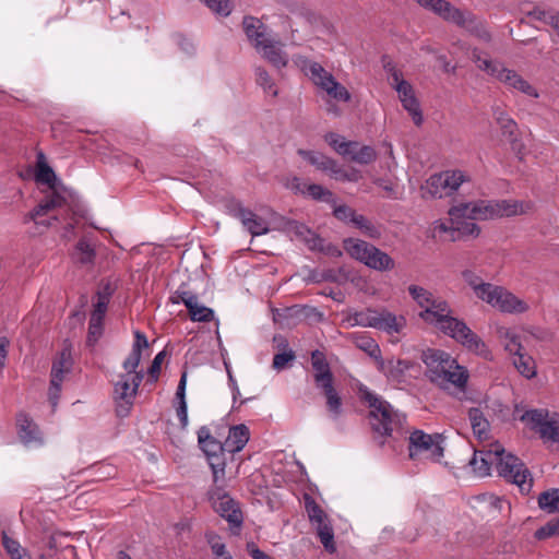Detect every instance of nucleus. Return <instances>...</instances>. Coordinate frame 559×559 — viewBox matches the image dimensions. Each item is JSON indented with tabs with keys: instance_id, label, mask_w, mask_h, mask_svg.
Instances as JSON below:
<instances>
[{
	"instance_id": "obj_1",
	"label": "nucleus",
	"mask_w": 559,
	"mask_h": 559,
	"mask_svg": "<svg viewBox=\"0 0 559 559\" xmlns=\"http://www.w3.org/2000/svg\"><path fill=\"white\" fill-rule=\"evenodd\" d=\"M408 293L423 309L419 317L426 323L436 326L445 335L455 340L467 352L484 360L491 361L493 359L492 352L485 341L474 333L465 322L451 316V309L445 300L435 298L430 292L417 285H411Z\"/></svg>"
},
{
	"instance_id": "obj_2",
	"label": "nucleus",
	"mask_w": 559,
	"mask_h": 559,
	"mask_svg": "<svg viewBox=\"0 0 559 559\" xmlns=\"http://www.w3.org/2000/svg\"><path fill=\"white\" fill-rule=\"evenodd\" d=\"M469 465L479 477L490 475L491 467L495 465L499 476L516 485L521 492L528 493L532 489L533 478L528 468L519 457L506 453L504 448L498 442L475 450Z\"/></svg>"
},
{
	"instance_id": "obj_3",
	"label": "nucleus",
	"mask_w": 559,
	"mask_h": 559,
	"mask_svg": "<svg viewBox=\"0 0 559 559\" xmlns=\"http://www.w3.org/2000/svg\"><path fill=\"white\" fill-rule=\"evenodd\" d=\"M421 361L426 366L428 379L442 390L464 391L469 378L468 370L459 365L449 353L427 348L421 352Z\"/></svg>"
},
{
	"instance_id": "obj_4",
	"label": "nucleus",
	"mask_w": 559,
	"mask_h": 559,
	"mask_svg": "<svg viewBox=\"0 0 559 559\" xmlns=\"http://www.w3.org/2000/svg\"><path fill=\"white\" fill-rule=\"evenodd\" d=\"M293 62L298 67L312 83L326 94L329 102L326 103L325 110L329 115L334 117L341 116V110L333 102L347 103L352 99L349 91L336 79L333 74L326 71L320 63L309 60L307 57L296 55L293 57Z\"/></svg>"
},
{
	"instance_id": "obj_5",
	"label": "nucleus",
	"mask_w": 559,
	"mask_h": 559,
	"mask_svg": "<svg viewBox=\"0 0 559 559\" xmlns=\"http://www.w3.org/2000/svg\"><path fill=\"white\" fill-rule=\"evenodd\" d=\"M360 397L370 408L369 421L372 430L381 436H391L402 428L404 415L397 413L386 401L372 393L367 386H359Z\"/></svg>"
},
{
	"instance_id": "obj_6",
	"label": "nucleus",
	"mask_w": 559,
	"mask_h": 559,
	"mask_svg": "<svg viewBox=\"0 0 559 559\" xmlns=\"http://www.w3.org/2000/svg\"><path fill=\"white\" fill-rule=\"evenodd\" d=\"M471 58L478 69L496 78L508 87L516 90L530 97H539L537 90L526 80H524L520 74L511 69L504 68L502 63L489 59L481 51L474 49L472 51Z\"/></svg>"
},
{
	"instance_id": "obj_7",
	"label": "nucleus",
	"mask_w": 559,
	"mask_h": 559,
	"mask_svg": "<svg viewBox=\"0 0 559 559\" xmlns=\"http://www.w3.org/2000/svg\"><path fill=\"white\" fill-rule=\"evenodd\" d=\"M344 250L355 260L377 271H389L394 267V260L371 243L357 238L343 241Z\"/></svg>"
},
{
	"instance_id": "obj_8",
	"label": "nucleus",
	"mask_w": 559,
	"mask_h": 559,
	"mask_svg": "<svg viewBox=\"0 0 559 559\" xmlns=\"http://www.w3.org/2000/svg\"><path fill=\"white\" fill-rule=\"evenodd\" d=\"M143 372H123L114 384L116 412L119 417L129 415L138 389L143 380Z\"/></svg>"
},
{
	"instance_id": "obj_9",
	"label": "nucleus",
	"mask_w": 559,
	"mask_h": 559,
	"mask_svg": "<svg viewBox=\"0 0 559 559\" xmlns=\"http://www.w3.org/2000/svg\"><path fill=\"white\" fill-rule=\"evenodd\" d=\"M389 81L392 88L397 93L403 108L408 112L413 122L416 126H421L424 116L413 85L404 80L402 73L395 70L391 73Z\"/></svg>"
},
{
	"instance_id": "obj_10",
	"label": "nucleus",
	"mask_w": 559,
	"mask_h": 559,
	"mask_svg": "<svg viewBox=\"0 0 559 559\" xmlns=\"http://www.w3.org/2000/svg\"><path fill=\"white\" fill-rule=\"evenodd\" d=\"M443 438L439 433L428 435L423 430H415L409 436V456L417 459L424 456L431 461H439L443 456Z\"/></svg>"
},
{
	"instance_id": "obj_11",
	"label": "nucleus",
	"mask_w": 559,
	"mask_h": 559,
	"mask_svg": "<svg viewBox=\"0 0 559 559\" xmlns=\"http://www.w3.org/2000/svg\"><path fill=\"white\" fill-rule=\"evenodd\" d=\"M198 441L211 466L214 481L217 483L221 478L224 477L225 474V443L222 444L221 441L215 439L211 435L209 428L204 426L201 427L198 431Z\"/></svg>"
},
{
	"instance_id": "obj_12",
	"label": "nucleus",
	"mask_w": 559,
	"mask_h": 559,
	"mask_svg": "<svg viewBox=\"0 0 559 559\" xmlns=\"http://www.w3.org/2000/svg\"><path fill=\"white\" fill-rule=\"evenodd\" d=\"M449 217L462 236L478 237L480 234L479 226L476 221V200L469 202H461L450 207Z\"/></svg>"
},
{
	"instance_id": "obj_13",
	"label": "nucleus",
	"mask_w": 559,
	"mask_h": 559,
	"mask_svg": "<svg viewBox=\"0 0 559 559\" xmlns=\"http://www.w3.org/2000/svg\"><path fill=\"white\" fill-rule=\"evenodd\" d=\"M419 5L459 26H465L472 22V14L453 7L445 0H419Z\"/></svg>"
},
{
	"instance_id": "obj_14",
	"label": "nucleus",
	"mask_w": 559,
	"mask_h": 559,
	"mask_svg": "<svg viewBox=\"0 0 559 559\" xmlns=\"http://www.w3.org/2000/svg\"><path fill=\"white\" fill-rule=\"evenodd\" d=\"M72 367V357L71 350L69 348H63L59 355V357L53 361L51 369V380L49 388V401L51 403L52 408H56L61 391V384L64 378V374L71 370Z\"/></svg>"
},
{
	"instance_id": "obj_15",
	"label": "nucleus",
	"mask_w": 559,
	"mask_h": 559,
	"mask_svg": "<svg viewBox=\"0 0 559 559\" xmlns=\"http://www.w3.org/2000/svg\"><path fill=\"white\" fill-rule=\"evenodd\" d=\"M493 118L499 126L502 135L510 143L511 148L518 155H522L524 144L519 139L518 123L501 108L493 110Z\"/></svg>"
},
{
	"instance_id": "obj_16",
	"label": "nucleus",
	"mask_w": 559,
	"mask_h": 559,
	"mask_svg": "<svg viewBox=\"0 0 559 559\" xmlns=\"http://www.w3.org/2000/svg\"><path fill=\"white\" fill-rule=\"evenodd\" d=\"M234 216L237 217L242 226L253 236L265 235L270 230V222L255 214L251 210L237 204L234 209Z\"/></svg>"
},
{
	"instance_id": "obj_17",
	"label": "nucleus",
	"mask_w": 559,
	"mask_h": 559,
	"mask_svg": "<svg viewBox=\"0 0 559 559\" xmlns=\"http://www.w3.org/2000/svg\"><path fill=\"white\" fill-rule=\"evenodd\" d=\"M493 309L508 314H522L528 311L530 305L524 300L501 286L498 292Z\"/></svg>"
},
{
	"instance_id": "obj_18",
	"label": "nucleus",
	"mask_w": 559,
	"mask_h": 559,
	"mask_svg": "<svg viewBox=\"0 0 559 559\" xmlns=\"http://www.w3.org/2000/svg\"><path fill=\"white\" fill-rule=\"evenodd\" d=\"M175 302H182L186 306L192 321L209 322L214 317V311L202 305L198 296L191 292H179Z\"/></svg>"
},
{
	"instance_id": "obj_19",
	"label": "nucleus",
	"mask_w": 559,
	"mask_h": 559,
	"mask_svg": "<svg viewBox=\"0 0 559 559\" xmlns=\"http://www.w3.org/2000/svg\"><path fill=\"white\" fill-rule=\"evenodd\" d=\"M412 364L407 360L391 358L384 360L382 358L377 359V368L382 372L385 378L393 383H402L405 380V373Z\"/></svg>"
},
{
	"instance_id": "obj_20",
	"label": "nucleus",
	"mask_w": 559,
	"mask_h": 559,
	"mask_svg": "<svg viewBox=\"0 0 559 559\" xmlns=\"http://www.w3.org/2000/svg\"><path fill=\"white\" fill-rule=\"evenodd\" d=\"M496 218L525 215L534 210V203L520 200H493Z\"/></svg>"
},
{
	"instance_id": "obj_21",
	"label": "nucleus",
	"mask_w": 559,
	"mask_h": 559,
	"mask_svg": "<svg viewBox=\"0 0 559 559\" xmlns=\"http://www.w3.org/2000/svg\"><path fill=\"white\" fill-rule=\"evenodd\" d=\"M257 51L276 69H283L288 64V55L283 49V44L270 37Z\"/></svg>"
},
{
	"instance_id": "obj_22",
	"label": "nucleus",
	"mask_w": 559,
	"mask_h": 559,
	"mask_svg": "<svg viewBox=\"0 0 559 559\" xmlns=\"http://www.w3.org/2000/svg\"><path fill=\"white\" fill-rule=\"evenodd\" d=\"M374 322L377 323L374 329L385 332L390 335L400 334L407 324L406 318L404 316H396L386 309L378 310L377 320Z\"/></svg>"
},
{
	"instance_id": "obj_23",
	"label": "nucleus",
	"mask_w": 559,
	"mask_h": 559,
	"mask_svg": "<svg viewBox=\"0 0 559 559\" xmlns=\"http://www.w3.org/2000/svg\"><path fill=\"white\" fill-rule=\"evenodd\" d=\"M19 436L21 441L27 448H37L43 445L44 439L38 426L26 415H20L17 418Z\"/></svg>"
},
{
	"instance_id": "obj_24",
	"label": "nucleus",
	"mask_w": 559,
	"mask_h": 559,
	"mask_svg": "<svg viewBox=\"0 0 559 559\" xmlns=\"http://www.w3.org/2000/svg\"><path fill=\"white\" fill-rule=\"evenodd\" d=\"M66 204V199L60 193L52 191L43 200L31 213V218L38 225H52L51 222L41 221L40 217L48 215L50 212L62 209Z\"/></svg>"
},
{
	"instance_id": "obj_25",
	"label": "nucleus",
	"mask_w": 559,
	"mask_h": 559,
	"mask_svg": "<svg viewBox=\"0 0 559 559\" xmlns=\"http://www.w3.org/2000/svg\"><path fill=\"white\" fill-rule=\"evenodd\" d=\"M242 27L248 40L255 50L271 37L266 26L258 17L245 16Z\"/></svg>"
},
{
	"instance_id": "obj_26",
	"label": "nucleus",
	"mask_w": 559,
	"mask_h": 559,
	"mask_svg": "<svg viewBox=\"0 0 559 559\" xmlns=\"http://www.w3.org/2000/svg\"><path fill=\"white\" fill-rule=\"evenodd\" d=\"M215 511L231 525L240 526L242 523V513L237 503L229 496L224 495L213 503Z\"/></svg>"
},
{
	"instance_id": "obj_27",
	"label": "nucleus",
	"mask_w": 559,
	"mask_h": 559,
	"mask_svg": "<svg viewBox=\"0 0 559 559\" xmlns=\"http://www.w3.org/2000/svg\"><path fill=\"white\" fill-rule=\"evenodd\" d=\"M496 335L504 350L510 355L518 354L523 349L520 335L515 329L506 325H498L496 328Z\"/></svg>"
},
{
	"instance_id": "obj_28",
	"label": "nucleus",
	"mask_w": 559,
	"mask_h": 559,
	"mask_svg": "<svg viewBox=\"0 0 559 559\" xmlns=\"http://www.w3.org/2000/svg\"><path fill=\"white\" fill-rule=\"evenodd\" d=\"M134 336L135 340L132 345V350L123 361V369L126 372H139L136 368L141 361L142 350L148 346L147 338L142 332L135 331Z\"/></svg>"
},
{
	"instance_id": "obj_29",
	"label": "nucleus",
	"mask_w": 559,
	"mask_h": 559,
	"mask_svg": "<svg viewBox=\"0 0 559 559\" xmlns=\"http://www.w3.org/2000/svg\"><path fill=\"white\" fill-rule=\"evenodd\" d=\"M250 438L249 429L246 425H237L229 429L228 437L225 441V449L230 453L241 451L248 443Z\"/></svg>"
},
{
	"instance_id": "obj_30",
	"label": "nucleus",
	"mask_w": 559,
	"mask_h": 559,
	"mask_svg": "<svg viewBox=\"0 0 559 559\" xmlns=\"http://www.w3.org/2000/svg\"><path fill=\"white\" fill-rule=\"evenodd\" d=\"M312 368L314 370V382L318 386H328L329 382L333 381V376L330 370L328 362L325 361L323 355L321 353L313 352L312 353Z\"/></svg>"
},
{
	"instance_id": "obj_31",
	"label": "nucleus",
	"mask_w": 559,
	"mask_h": 559,
	"mask_svg": "<svg viewBox=\"0 0 559 559\" xmlns=\"http://www.w3.org/2000/svg\"><path fill=\"white\" fill-rule=\"evenodd\" d=\"M512 356L514 357L513 366L522 377L526 379H532L536 376V362L531 355L524 353L522 349L520 353L513 354Z\"/></svg>"
},
{
	"instance_id": "obj_32",
	"label": "nucleus",
	"mask_w": 559,
	"mask_h": 559,
	"mask_svg": "<svg viewBox=\"0 0 559 559\" xmlns=\"http://www.w3.org/2000/svg\"><path fill=\"white\" fill-rule=\"evenodd\" d=\"M468 418L473 429V433L479 440H486L489 437V421L479 408H471Z\"/></svg>"
},
{
	"instance_id": "obj_33",
	"label": "nucleus",
	"mask_w": 559,
	"mask_h": 559,
	"mask_svg": "<svg viewBox=\"0 0 559 559\" xmlns=\"http://www.w3.org/2000/svg\"><path fill=\"white\" fill-rule=\"evenodd\" d=\"M35 180L38 183H44V185L49 186L51 189H53L55 182L57 180L55 171L47 164L46 157H45L44 153H41V152H39L37 154Z\"/></svg>"
},
{
	"instance_id": "obj_34",
	"label": "nucleus",
	"mask_w": 559,
	"mask_h": 559,
	"mask_svg": "<svg viewBox=\"0 0 559 559\" xmlns=\"http://www.w3.org/2000/svg\"><path fill=\"white\" fill-rule=\"evenodd\" d=\"M447 179H444V174L439 173L430 176L426 181L425 186H423L424 194H428L431 198H442L444 195H449L445 187Z\"/></svg>"
},
{
	"instance_id": "obj_35",
	"label": "nucleus",
	"mask_w": 559,
	"mask_h": 559,
	"mask_svg": "<svg viewBox=\"0 0 559 559\" xmlns=\"http://www.w3.org/2000/svg\"><path fill=\"white\" fill-rule=\"evenodd\" d=\"M186 385H187V372L183 371L180 381L177 386L176 397L179 401L176 409L177 417L182 426L186 428L188 426V409L186 402Z\"/></svg>"
},
{
	"instance_id": "obj_36",
	"label": "nucleus",
	"mask_w": 559,
	"mask_h": 559,
	"mask_svg": "<svg viewBox=\"0 0 559 559\" xmlns=\"http://www.w3.org/2000/svg\"><path fill=\"white\" fill-rule=\"evenodd\" d=\"M457 226L449 219V222H445L443 219H437L431 224V234L432 237H440L442 238L444 236L445 239L455 241L459 239L460 236H462L459 233V229H456Z\"/></svg>"
},
{
	"instance_id": "obj_37",
	"label": "nucleus",
	"mask_w": 559,
	"mask_h": 559,
	"mask_svg": "<svg viewBox=\"0 0 559 559\" xmlns=\"http://www.w3.org/2000/svg\"><path fill=\"white\" fill-rule=\"evenodd\" d=\"M325 142L340 155L347 156L352 152L350 148H357L358 143L347 141L343 135L330 132L324 136Z\"/></svg>"
},
{
	"instance_id": "obj_38",
	"label": "nucleus",
	"mask_w": 559,
	"mask_h": 559,
	"mask_svg": "<svg viewBox=\"0 0 559 559\" xmlns=\"http://www.w3.org/2000/svg\"><path fill=\"white\" fill-rule=\"evenodd\" d=\"M328 386H318L321 389L326 397V406L333 419H337L342 414V401L333 386V381L326 384Z\"/></svg>"
},
{
	"instance_id": "obj_39",
	"label": "nucleus",
	"mask_w": 559,
	"mask_h": 559,
	"mask_svg": "<svg viewBox=\"0 0 559 559\" xmlns=\"http://www.w3.org/2000/svg\"><path fill=\"white\" fill-rule=\"evenodd\" d=\"M73 255L81 264H93L96 257L95 247L87 238H82L76 243Z\"/></svg>"
},
{
	"instance_id": "obj_40",
	"label": "nucleus",
	"mask_w": 559,
	"mask_h": 559,
	"mask_svg": "<svg viewBox=\"0 0 559 559\" xmlns=\"http://www.w3.org/2000/svg\"><path fill=\"white\" fill-rule=\"evenodd\" d=\"M532 429L537 430L542 435V428L548 423V412L546 409H531L525 412L521 418Z\"/></svg>"
},
{
	"instance_id": "obj_41",
	"label": "nucleus",
	"mask_w": 559,
	"mask_h": 559,
	"mask_svg": "<svg viewBox=\"0 0 559 559\" xmlns=\"http://www.w3.org/2000/svg\"><path fill=\"white\" fill-rule=\"evenodd\" d=\"M298 155L317 169L326 171L329 165H332V158L317 151L298 150Z\"/></svg>"
},
{
	"instance_id": "obj_42",
	"label": "nucleus",
	"mask_w": 559,
	"mask_h": 559,
	"mask_svg": "<svg viewBox=\"0 0 559 559\" xmlns=\"http://www.w3.org/2000/svg\"><path fill=\"white\" fill-rule=\"evenodd\" d=\"M538 506L548 513L559 512V489L544 491L538 497Z\"/></svg>"
},
{
	"instance_id": "obj_43",
	"label": "nucleus",
	"mask_w": 559,
	"mask_h": 559,
	"mask_svg": "<svg viewBox=\"0 0 559 559\" xmlns=\"http://www.w3.org/2000/svg\"><path fill=\"white\" fill-rule=\"evenodd\" d=\"M444 179H447L445 187L448 194L455 192L463 182L469 181V177L460 169H451L443 171Z\"/></svg>"
},
{
	"instance_id": "obj_44",
	"label": "nucleus",
	"mask_w": 559,
	"mask_h": 559,
	"mask_svg": "<svg viewBox=\"0 0 559 559\" xmlns=\"http://www.w3.org/2000/svg\"><path fill=\"white\" fill-rule=\"evenodd\" d=\"M255 81L265 94L273 98L278 95V90L265 69L260 67L255 69Z\"/></svg>"
},
{
	"instance_id": "obj_45",
	"label": "nucleus",
	"mask_w": 559,
	"mask_h": 559,
	"mask_svg": "<svg viewBox=\"0 0 559 559\" xmlns=\"http://www.w3.org/2000/svg\"><path fill=\"white\" fill-rule=\"evenodd\" d=\"M349 157L358 164H369L377 158V152L369 145H359L357 148H350Z\"/></svg>"
},
{
	"instance_id": "obj_46",
	"label": "nucleus",
	"mask_w": 559,
	"mask_h": 559,
	"mask_svg": "<svg viewBox=\"0 0 559 559\" xmlns=\"http://www.w3.org/2000/svg\"><path fill=\"white\" fill-rule=\"evenodd\" d=\"M316 530L324 549L330 554L335 552L334 533L330 522L316 526Z\"/></svg>"
},
{
	"instance_id": "obj_47",
	"label": "nucleus",
	"mask_w": 559,
	"mask_h": 559,
	"mask_svg": "<svg viewBox=\"0 0 559 559\" xmlns=\"http://www.w3.org/2000/svg\"><path fill=\"white\" fill-rule=\"evenodd\" d=\"M356 228L360 229L367 237L379 238L380 230L364 215L355 213L352 222Z\"/></svg>"
},
{
	"instance_id": "obj_48",
	"label": "nucleus",
	"mask_w": 559,
	"mask_h": 559,
	"mask_svg": "<svg viewBox=\"0 0 559 559\" xmlns=\"http://www.w3.org/2000/svg\"><path fill=\"white\" fill-rule=\"evenodd\" d=\"M302 229H305L307 231V234L309 235V238H306V241L309 243L311 249H318V250L324 251L326 254L332 255V257H341L342 255V251L337 247L332 246V245L323 246V240L321 238L317 237L313 233L306 229L305 227H302Z\"/></svg>"
},
{
	"instance_id": "obj_49",
	"label": "nucleus",
	"mask_w": 559,
	"mask_h": 559,
	"mask_svg": "<svg viewBox=\"0 0 559 559\" xmlns=\"http://www.w3.org/2000/svg\"><path fill=\"white\" fill-rule=\"evenodd\" d=\"M306 510H307L309 520L313 525L319 526L321 524L329 522L328 515L313 500H311V499L306 500Z\"/></svg>"
},
{
	"instance_id": "obj_50",
	"label": "nucleus",
	"mask_w": 559,
	"mask_h": 559,
	"mask_svg": "<svg viewBox=\"0 0 559 559\" xmlns=\"http://www.w3.org/2000/svg\"><path fill=\"white\" fill-rule=\"evenodd\" d=\"M2 545L12 559H28L20 543L9 537L7 533L2 534Z\"/></svg>"
},
{
	"instance_id": "obj_51",
	"label": "nucleus",
	"mask_w": 559,
	"mask_h": 559,
	"mask_svg": "<svg viewBox=\"0 0 559 559\" xmlns=\"http://www.w3.org/2000/svg\"><path fill=\"white\" fill-rule=\"evenodd\" d=\"M493 200H476V221L496 219Z\"/></svg>"
},
{
	"instance_id": "obj_52",
	"label": "nucleus",
	"mask_w": 559,
	"mask_h": 559,
	"mask_svg": "<svg viewBox=\"0 0 559 559\" xmlns=\"http://www.w3.org/2000/svg\"><path fill=\"white\" fill-rule=\"evenodd\" d=\"M500 285H495L491 283H487L477 294L475 295L479 300L486 302L491 308L493 307L498 292L500 290Z\"/></svg>"
},
{
	"instance_id": "obj_53",
	"label": "nucleus",
	"mask_w": 559,
	"mask_h": 559,
	"mask_svg": "<svg viewBox=\"0 0 559 559\" xmlns=\"http://www.w3.org/2000/svg\"><path fill=\"white\" fill-rule=\"evenodd\" d=\"M305 188L307 189L306 195L311 197L313 200L334 202L333 193L320 185L309 183L308 186H305Z\"/></svg>"
},
{
	"instance_id": "obj_54",
	"label": "nucleus",
	"mask_w": 559,
	"mask_h": 559,
	"mask_svg": "<svg viewBox=\"0 0 559 559\" xmlns=\"http://www.w3.org/2000/svg\"><path fill=\"white\" fill-rule=\"evenodd\" d=\"M378 309H366L365 311L357 312L354 317V321L357 325L362 328H372L377 324Z\"/></svg>"
},
{
	"instance_id": "obj_55",
	"label": "nucleus",
	"mask_w": 559,
	"mask_h": 559,
	"mask_svg": "<svg viewBox=\"0 0 559 559\" xmlns=\"http://www.w3.org/2000/svg\"><path fill=\"white\" fill-rule=\"evenodd\" d=\"M464 282L471 287L474 295L477 294L488 282H485L479 274L473 270H465L462 272Z\"/></svg>"
},
{
	"instance_id": "obj_56",
	"label": "nucleus",
	"mask_w": 559,
	"mask_h": 559,
	"mask_svg": "<svg viewBox=\"0 0 559 559\" xmlns=\"http://www.w3.org/2000/svg\"><path fill=\"white\" fill-rule=\"evenodd\" d=\"M103 321L97 317L90 318L87 344L93 346L103 335Z\"/></svg>"
},
{
	"instance_id": "obj_57",
	"label": "nucleus",
	"mask_w": 559,
	"mask_h": 559,
	"mask_svg": "<svg viewBox=\"0 0 559 559\" xmlns=\"http://www.w3.org/2000/svg\"><path fill=\"white\" fill-rule=\"evenodd\" d=\"M540 437L545 440L559 442V417L550 418L547 425H544Z\"/></svg>"
},
{
	"instance_id": "obj_58",
	"label": "nucleus",
	"mask_w": 559,
	"mask_h": 559,
	"mask_svg": "<svg viewBox=\"0 0 559 559\" xmlns=\"http://www.w3.org/2000/svg\"><path fill=\"white\" fill-rule=\"evenodd\" d=\"M552 536H559V516L549 521L535 532L537 539H545Z\"/></svg>"
},
{
	"instance_id": "obj_59",
	"label": "nucleus",
	"mask_w": 559,
	"mask_h": 559,
	"mask_svg": "<svg viewBox=\"0 0 559 559\" xmlns=\"http://www.w3.org/2000/svg\"><path fill=\"white\" fill-rule=\"evenodd\" d=\"M552 536H559V516L549 521L535 532L537 539H545Z\"/></svg>"
},
{
	"instance_id": "obj_60",
	"label": "nucleus",
	"mask_w": 559,
	"mask_h": 559,
	"mask_svg": "<svg viewBox=\"0 0 559 559\" xmlns=\"http://www.w3.org/2000/svg\"><path fill=\"white\" fill-rule=\"evenodd\" d=\"M333 203V215L341 222L350 223L356 211H354L350 206L345 204L336 205Z\"/></svg>"
},
{
	"instance_id": "obj_61",
	"label": "nucleus",
	"mask_w": 559,
	"mask_h": 559,
	"mask_svg": "<svg viewBox=\"0 0 559 559\" xmlns=\"http://www.w3.org/2000/svg\"><path fill=\"white\" fill-rule=\"evenodd\" d=\"M206 538L215 558L228 554L226 546L219 536L215 534H207Z\"/></svg>"
},
{
	"instance_id": "obj_62",
	"label": "nucleus",
	"mask_w": 559,
	"mask_h": 559,
	"mask_svg": "<svg viewBox=\"0 0 559 559\" xmlns=\"http://www.w3.org/2000/svg\"><path fill=\"white\" fill-rule=\"evenodd\" d=\"M108 304H109L108 295L98 294V299H97V302L94 305V310H93L91 317H97L98 319L104 320Z\"/></svg>"
},
{
	"instance_id": "obj_63",
	"label": "nucleus",
	"mask_w": 559,
	"mask_h": 559,
	"mask_svg": "<svg viewBox=\"0 0 559 559\" xmlns=\"http://www.w3.org/2000/svg\"><path fill=\"white\" fill-rule=\"evenodd\" d=\"M556 11L554 10H544L540 8H535L532 10L528 15L532 16L535 20H538L540 22H544L548 25H551V19L555 17Z\"/></svg>"
},
{
	"instance_id": "obj_64",
	"label": "nucleus",
	"mask_w": 559,
	"mask_h": 559,
	"mask_svg": "<svg viewBox=\"0 0 559 559\" xmlns=\"http://www.w3.org/2000/svg\"><path fill=\"white\" fill-rule=\"evenodd\" d=\"M294 358H295V355L290 350L284 352V353H278L273 358V368L276 370H282Z\"/></svg>"
}]
</instances>
